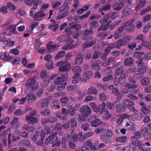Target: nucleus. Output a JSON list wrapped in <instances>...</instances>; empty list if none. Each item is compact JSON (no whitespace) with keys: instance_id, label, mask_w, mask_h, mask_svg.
<instances>
[{"instance_id":"obj_44","label":"nucleus","mask_w":151,"mask_h":151,"mask_svg":"<svg viewBox=\"0 0 151 151\" xmlns=\"http://www.w3.org/2000/svg\"><path fill=\"white\" fill-rule=\"evenodd\" d=\"M92 29H86L84 31V35L86 36H88L92 35L94 33V31Z\"/></svg>"},{"instance_id":"obj_36","label":"nucleus","mask_w":151,"mask_h":151,"mask_svg":"<svg viewBox=\"0 0 151 151\" xmlns=\"http://www.w3.org/2000/svg\"><path fill=\"white\" fill-rule=\"evenodd\" d=\"M117 48H120V46H124L126 45L123 39H120L116 42Z\"/></svg>"},{"instance_id":"obj_4","label":"nucleus","mask_w":151,"mask_h":151,"mask_svg":"<svg viewBox=\"0 0 151 151\" xmlns=\"http://www.w3.org/2000/svg\"><path fill=\"white\" fill-rule=\"evenodd\" d=\"M96 39L94 38L92 36L89 37L87 39L88 42L84 43L82 45V48L85 49L94 45L96 43Z\"/></svg>"},{"instance_id":"obj_30","label":"nucleus","mask_w":151,"mask_h":151,"mask_svg":"<svg viewBox=\"0 0 151 151\" xmlns=\"http://www.w3.org/2000/svg\"><path fill=\"white\" fill-rule=\"evenodd\" d=\"M18 24H19V22L17 23L16 26L12 25H10L9 26L8 28V29L9 31L12 33L16 34L17 33V32L16 30V26Z\"/></svg>"},{"instance_id":"obj_50","label":"nucleus","mask_w":151,"mask_h":151,"mask_svg":"<svg viewBox=\"0 0 151 151\" xmlns=\"http://www.w3.org/2000/svg\"><path fill=\"white\" fill-rule=\"evenodd\" d=\"M133 105H130L127 108L130 111L133 112L134 114L136 115H138L139 114V111L136 110L134 106H132Z\"/></svg>"},{"instance_id":"obj_55","label":"nucleus","mask_w":151,"mask_h":151,"mask_svg":"<svg viewBox=\"0 0 151 151\" xmlns=\"http://www.w3.org/2000/svg\"><path fill=\"white\" fill-rule=\"evenodd\" d=\"M6 6L10 10H14L16 9V7L14 4L9 2L8 3Z\"/></svg>"},{"instance_id":"obj_43","label":"nucleus","mask_w":151,"mask_h":151,"mask_svg":"<svg viewBox=\"0 0 151 151\" xmlns=\"http://www.w3.org/2000/svg\"><path fill=\"white\" fill-rule=\"evenodd\" d=\"M48 123L53 124L57 122L58 119L57 118L54 116H52L50 117H48Z\"/></svg>"},{"instance_id":"obj_14","label":"nucleus","mask_w":151,"mask_h":151,"mask_svg":"<svg viewBox=\"0 0 151 151\" xmlns=\"http://www.w3.org/2000/svg\"><path fill=\"white\" fill-rule=\"evenodd\" d=\"M124 5V4L122 2H114L113 4L112 8L115 10L119 11L122 9Z\"/></svg>"},{"instance_id":"obj_26","label":"nucleus","mask_w":151,"mask_h":151,"mask_svg":"<svg viewBox=\"0 0 151 151\" xmlns=\"http://www.w3.org/2000/svg\"><path fill=\"white\" fill-rule=\"evenodd\" d=\"M108 14L109 18L113 20L116 19L119 16L118 13L117 12H110Z\"/></svg>"},{"instance_id":"obj_17","label":"nucleus","mask_w":151,"mask_h":151,"mask_svg":"<svg viewBox=\"0 0 151 151\" xmlns=\"http://www.w3.org/2000/svg\"><path fill=\"white\" fill-rule=\"evenodd\" d=\"M19 145L21 146H27L30 147L32 146L31 142L29 140H22L19 142Z\"/></svg>"},{"instance_id":"obj_5","label":"nucleus","mask_w":151,"mask_h":151,"mask_svg":"<svg viewBox=\"0 0 151 151\" xmlns=\"http://www.w3.org/2000/svg\"><path fill=\"white\" fill-rule=\"evenodd\" d=\"M88 121L91 122V125L92 127H96L102 124V122L96 115L90 117L88 119Z\"/></svg>"},{"instance_id":"obj_57","label":"nucleus","mask_w":151,"mask_h":151,"mask_svg":"<svg viewBox=\"0 0 151 151\" xmlns=\"http://www.w3.org/2000/svg\"><path fill=\"white\" fill-rule=\"evenodd\" d=\"M134 19H133L124 22V26H131L134 25L133 24V23L134 22Z\"/></svg>"},{"instance_id":"obj_53","label":"nucleus","mask_w":151,"mask_h":151,"mask_svg":"<svg viewBox=\"0 0 151 151\" xmlns=\"http://www.w3.org/2000/svg\"><path fill=\"white\" fill-rule=\"evenodd\" d=\"M101 17V16L99 14H93L89 17V19L90 20L98 19L100 18Z\"/></svg>"},{"instance_id":"obj_29","label":"nucleus","mask_w":151,"mask_h":151,"mask_svg":"<svg viewBox=\"0 0 151 151\" xmlns=\"http://www.w3.org/2000/svg\"><path fill=\"white\" fill-rule=\"evenodd\" d=\"M68 109L69 111V114L71 116H74L75 114V111H77L76 107L73 108L71 105L69 106Z\"/></svg>"},{"instance_id":"obj_12","label":"nucleus","mask_w":151,"mask_h":151,"mask_svg":"<svg viewBox=\"0 0 151 151\" xmlns=\"http://www.w3.org/2000/svg\"><path fill=\"white\" fill-rule=\"evenodd\" d=\"M26 119L27 122L30 124L37 123L38 122V119L37 118L30 115L27 116L26 117Z\"/></svg>"},{"instance_id":"obj_28","label":"nucleus","mask_w":151,"mask_h":151,"mask_svg":"<svg viewBox=\"0 0 151 151\" xmlns=\"http://www.w3.org/2000/svg\"><path fill=\"white\" fill-rule=\"evenodd\" d=\"M109 88L110 90H111L112 92L116 95H119L120 94H121L118 91L117 88L114 87V86L113 85L109 86Z\"/></svg>"},{"instance_id":"obj_48","label":"nucleus","mask_w":151,"mask_h":151,"mask_svg":"<svg viewBox=\"0 0 151 151\" xmlns=\"http://www.w3.org/2000/svg\"><path fill=\"white\" fill-rule=\"evenodd\" d=\"M66 53L64 51H62L59 52L57 55H56L55 58L56 59H58L60 58H61L65 55Z\"/></svg>"},{"instance_id":"obj_13","label":"nucleus","mask_w":151,"mask_h":151,"mask_svg":"<svg viewBox=\"0 0 151 151\" xmlns=\"http://www.w3.org/2000/svg\"><path fill=\"white\" fill-rule=\"evenodd\" d=\"M124 67L122 66L118 67L116 68L115 70L114 76L115 77H117L118 76L122 75V74H125L124 73Z\"/></svg>"},{"instance_id":"obj_37","label":"nucleus","mask_w":151,"mask_h":151,"mask_svg":"<svg viewBox=\"0 0 151 151\" xmlns=\"http://www.w3.org/2000/svg\"><path fill=\"white\" fill-rule=\"evenodd\" d=\"M142 142L140 140H137L131 142V144L136 146L141 147L142 145Z\"/></svg>"},{"instance_id":"obj_51","label":"nucleus","mask_w":151,"mask_h":151,"mask_svg":"<svg viewBox=\"0 0 151 151\" xmlns=\"http://www.w3.org/2000/svg\"><path fill=\"white\" fill-rule=\"evenodd\" d=\"M66 82H64L60 84L57 88V89L58 91H60L64 89L65 86L67 85Z\"/></svg>"},{"instance_id":"obj_63","label":"nucleus","mask_w":151,"mask_h":151,"mask_svg":"<svg viewBox=\"0 0 151 151\" xmlns=\"http://www.w3.org/2000/svg\"><path fill=\"white\" fill-rule=\"evenodd\" d=\"M29 97V99L34 101L37 99V97L33 93H30L27 95L26 96V97Z\"/></svg>"},{"instance_id":"obj_62","label":"nucleus","mask_w":151,"mask_h":151,"mask_svg":"<svg viewBox=\"0 0 151 151\" xmlns=\"http://www.w3.org/2000/svg\"><path fill=\"white\" fill-rule=\"evenodd\" d=\"M109 18V17L108 14H106L103 18L100 20V23H103L107 22Z\"/></svg>"},{"instance_id":"obj_64","label":"nucleus","mask_w":151,"mask_h":151,"mask_svg":"<svg viewBox=\"0 0 151 151\" xmlns=\"http://www.w3.org/2000/svg\"><path fill=\"white\" fill-rule=\"evenodd\" d=\"M92 55V52L91 51L87 52L85 54V58L87 60L91 59Z\"/></svg>"},{"instance_id":"obj_46","label":"nucleus","mask_w":151,"mask_h":151,"mask_svg":"<svg viewBox=\"0 0 151 151\" xmlns=\"http://www.w3.org/2000/svg\"><path fill=\"white\" fill-rule=\"evenodd\" d=\"M87 144L91 150H96V147L95 145V144L92 143L91 141H88L87 142Z\"/></svg>"},{"instance_id":"obj_8","label":"nucleus","mask_w":151,"mask_h":151,"mask_svg":"<svg viewBox=\"0 0 151 151\" xmlns=\"http://www.w3.org/2000/svg\"><path fill=\"white\" fill-rule=\"evenodd\" d=\"M43 10H40L39 12L35 14L33 17L34 21H37L41 20V18L45 17L46 14L44 13Z\"/></svg>"},{"instance_id":"obj_56","label":"nucleus","mask_w":151,"mask_h":151,"mask_svg":"<svg viewBox=\"0 0 151 151\" xmlns=\"http://www.w3.org/2000/svg\"><path fill=\"white\" fill-rule=\"evenodd\" d=\"M59 100L57 99H55L53 100L52 104V107H57V108H59L60 107V106L59 105Z\"/></svg>"},{"instance_id":"obj_39","label":"nucleus","mask_w":151,"mask_h":151,"mask_svg":"<svg viewBox=\"0 0 151 151\" xmlns=\"http://www.w3.org/2000/svg\"><path fill=\"white\" fill-rule=\"evenodd\" d=\"M23 128L25 129L28 132H33L35 130L34 127L29 126L27 125H25L23 127Z\"/></svg>"},{"instance_id":"obj_1","label":"nucleus","mask_w":151,"mask_h":151,"mask_svg":"<svg viewBox=\"0 0 151 151\" xmlns=\"http://www.w3.org/2000/svg\"><path fill=\"white\" fill-rule=\"evenodd\" d=\"M95 112L102 114L103 118L105 120L108 119L111 117L108 110L106 108V103L104 102L102 104L97 106Z\"/></svg>"},{"instance_id":"obj_15","label":"nucleus","mask_w":151,"mask_h":151,"mask_svg":"<svg viewBox=\"0 0 151 151\" xmlns=\"http://www.w3.org/2000/svg\"><path fill=\"white\" fill-rule=\"evenodd\" d=\"M83 56L81 53H79L76 56L74 63L75 65H81L83 63Z\"/></svg>"},{"instance_id":"obj_27","label":"nucleus","mask_w":151,"mask_h":151,"mask_svg":"<svg viewBox=\"0 0 151 151\" xmlns=\"http://www.w3.org/2000/svg\"><path fill=\"white\" fill-rule=\"evenodd\" d=\"M122 21L121 20H118L114 21L113 22H111V24L109 27V29L110 30H112L114 28L118 25L120 24Z\"/></svg>"},{"instance_id":"obj_23","label":"nucleus","mask_w":151,"mask_h":151,"mask_svg":"<svg viewBox=\"0 0 151 151\" xmlns=\"http://www.w3.org/2000/svg\"><path fill=\"white\" fill-rule=\"evenodd\" d=\"M70 64H67L65 65L60 66L59 68L60 71L66 72L69 70L70 68Z\"/></svg>"},{"instance_id":"obj_18","label":"nucleus","mask_w":151,"mask_h":151,"mask_svg":"<svg viewBox=\"0 0 151 151\" xmlns=\"http://www.w3.org/2000/svg\"><path fill=\"white\" fill-rule=\"evenodd\" d=\"M134 62V59L131 57H129L126 58L124 62V64L125 66H128L132 64Z\"/></svg>"},{"instance_id":"obj_20","label":"nucleus","mask_w":151,"mask_h":151,"mask_svg":"<svg viewBox=\"0 0 151 151\" xmlns=\"http://www.w3.org/2000/svg\"><path fill=\"white\" fill-rule=\"evenodd\" d=\"M93 74V73L91 71H87L83 74L82 76L87 81L92 76Z\"/></svg>"},{"instance_id":"obj_41","label":"nucleus","mask_w":151,"mask_h":151,"mask_svg":"<svg viewBox=\"0 0 151 151\" xmlns=\"http://www.w3.org/2000/svg\"><path fill=\"white\" fill-rule=\"evenodd\" d=\"M68 122H69L71 128H73L74 127H76L77 126L76 121V119L74 118L71 119Z\"/></svg>"},{"instance_id":"obj_35","label":"nucleus","mask_w":151,"mask_h":151,"mask_svg":"<svg viewBox=\"0 0 151 151\" xmlns=\"http://www.w3.org/2000/svg\"><path fill=\"white\" fill-rule=\"evenodd\" d=\"M54 83L57 85H59L63 83L62 80L60 76H57L54 78Z\"/></svg>"},{"instance_id":"obj_6","label":"nucleus","mask_w":151,"mask_h":151,"mask_svg":"<svg viewBox=\"0 0 151 151\" xmlns=\"http://www.w3.org/2000/svg\"><path fill=\"white\" fill-rule=\"evenodd\" d=\"M80 111L81 114L87 117L90 116L91 113V111L90 108L86 105L83 106L80 108Z\"/></svg>"},{"instance_id":"obj_21","label":"nucleus","mask_w":151,"mask_h":151,"mask_svg":"<svg viewBox=\"0 0 151 151\" xmlns=\"http://www.w3.org/2000/svg\"><path fill=\"white\" fill-rule=\"evenodd\" d=\"M122 103L124 106L127 108L130 105H134V104L133 101H129L127 99H125L122 101Z\"/></svg>"},{"instance_id":"obj_9","label":"nucleus","mask_w":151,"mask_h":151,"mask_svg":"<svg viewBox=\"0 0 151 151\" xmlns=\"http://www.w3.org/2000/svg\"><path fill=\"white\" fill-rule=\"evenodd\" d=\"M136 2L137 4L136 5L135 9L136 11H138L144 6L146 2V0H136Z\"/></svg>"},{"instance_id":"obj_31","label":"nucleus","mask_w":151,"mask_h":151,"mask_svg":"<svg viewBox=\"0 0 151 151\" xmlns=\"http://www.w3.org/2000/svg\"><path fill=\"white\" fill-rule=\"evenodd\" d=\"M150 78L147 77H144L142 78L141 81V83L143 85H147L149 83Z\"/></svg>"},{"instance_id":"obj_61","label":"nucleus","mask_w":151,"mask_h":151,"mask_svg":"<svg viewBox=\"0 0 151 151\" xmlns=\"http://www.w3.org/2000/svg\"><path fill=\"white\" fill-rule=\"evenodd\" d=\"M101 53L98 51H96L92 55V58L93 59H96L98 58L101 55Z\"/></svg>"},{"instance_id":"obj_33","label":"nucleus","mask_w":151,"mask_h":151,"mask_svg":"<svg viewBox=\"0 0 151 151\" xmlns=\"http://www.w3.org/2000/svg\"><path fill=\"white\" fill-rule=\"evenodd\" d=\"M45 134L44 132H41L40 134V136L41 137V141L37 142V144L38 145H41L44 144L43 140L45 139Z\"/></svg>"},{"instance_id":"obj_54","label":"nucleus","mask_w":151,"mask_h":151,"mask_svg":"<svg viewBox=\"0 0 151 151\" xmlns=\"http://www.w3.org/2000/svg\"><path fill=\"white\" fill-rule=\"evenodd\" d=\"M25 4L29 6H32L35 3H38L36 2V0H24Z\"/></svg>"},{"instance_id":"obj_25","label":"nucleus","mask_w":151,"mask_h":151,"mask_svg":"<svg viewBox=\"0 0 151 151\" xmlns=\"http://www.w3.org/2000/svg\"><path fill=\"white\" fill-rule=\"evenodd\" d=\"M88 92L89 94H93L95 95L98 94V91L94 87L91 86L89 87L88 90Z\"/></svg>"},{"instance_id":"obj_59","label":"nucleus","mask_w":151,"mask_h":151,"mask_svg":"<svg viewBox=\"0 0 151 151\" xmlns=\"http://www.w3.org/2000/svg\"><path fill=\"white\" fill-rule=\"evenodd\" d=\"M85 117H86L83 114H79L77 117L78 120L79 122H84L86 120V118Z\"/></svg>"},{"instance_id":"obj_7","label":"nucleus","mask_w":151,"mask_h":151,"mask_svg":"<svg viewBox=\"0 0 151 151\" xmlns=\"http://www.w3.org/2000/svg\"><path fill=\"white\" fill-rule=\"evenodd\" d=\"M137 64L138 66L137 70L139 73L142 75L144 73L146 72V68L142 60H139L137 63Z\"/></svg>"},{"instance_id":"obj_11","label":"nucleus","mask_w":151,"mask_h":151,"mask_svg":"<svg viewBox=\"0 0 151 151\" xmlns=\"http://www.w3.org/2000/svg\"><path fill=\"white\" fill-rule=\"evenodd\" d=\"M132 12L131 9L130 8L127 7H124L122 10V18H125L129 15Z\"/></svg>"},{"instance_id":"obj_49","label":"nucleus","mask_w":151,"mask_h":151,"mask_svg":"<svg viewBox=\"0 0 151 151\" xmlns=\"http://www.w3.org/2000/svg\"><path fill=\"white\" fill-rule=\"evenodd\" d=\"M126 140L127 137L126 136L118 137L115 139V140L118 142H125Z\"/></svg>"},{"instance_id":"obj_10","label":"nucleus","mask_w":151,"mask_h":151,"mask_svg":"<svg viewBox=\"0 0 151 151\" xmlns=\"http://www.w3.org/2000/svg\"><path fill=\"white\" fill-rule=\"evenodd\" d=\"M49 102L47 99H45L42 101H39L37 104V106L40 109H43L48 106Z\"/></svg>"},{"instance_id":"obj_16","label":"nucleus","mask_w":151,"mask_h":151,"mask_svg":"<svg viewBox=\"0 0 151 151\" xmlns=\"http://www.w3.org/2000/svg\"><path fill=\"white\" fill-rule=\"evenodd\" d=\"M72 71L74 74L73 77H78L80 75V73L81 71V68L79 66H75L72 68Z\"/></svg>"},{"instance_id":"obj_45","label":"nucleus","mask_w":151,"mask_h":151,"mask_svg":"<svg viewBox=\"0 0 151 151\" xmlns=\"http://www.w3.org/2000/svg\"><path fill=\"white\" fill-rule=\"evenodd\" d=\"M40 114L43 116H47L51 114L50 110L49 109H46L41 111L40 112Z\"/></svg>"},{"instance_id":"obj_19","label":"nucleus","mask_w":151,"mask_h":151,"mask_svg":"<svg viewBox=\"0 0 151 151\" xmlns=\"http://www.w3.org/2000/svg\"><path fill=\"white\" fill-rule=\"evenodd\" d=\"M127 109V107L124 106L121 103H119L116 110L117 112L120 113L125 111Z\"/></svg>"},{"instance_id":"obj_2","label":"nucleus","mask_w":151,"mask_h":151,"mask_svg":"<svg viewBox=\"0 0 151 151\" xmlns=\"http://www.w3.org/2000/svg\"><path fill=\"white\" fill-rule=\"evenodd\" d=\"M35 83V81L34 78H31L27 81V82L25 84L26 86H29L27 87L24 91L26 93H28L36 89V87L33 86Z\"/></svg>"},{"instance_id":"obj_24","label":"nucleus","mask_w":151,"mask_h":151,"mask_svg":"<svg viewBox=\"0 0 151 151\" xmlns=\"http://www.w3.org/2000/svg\"><path fill=\"white\" fill-rule=\"evenodd\" d=\"M19 139V131L18 130H16L13 134L12 141L13 142H15V141L18 140Z\"/></svg>"},{"instance_id":"obj_52","label":"nucleus","mask_w":151,"mask_h":151,"mask_svg":"<svg viewBox=\"0 0 151 151\" xmlns=\"http://www.w3.org/2000/svg\"><path fill=\"white\" fill-rule=\"evenodd\" d=\"M112 72V70L110 67H108L105 69L102 73V74L104 76H106L109 74H110Z\"/></svg>"},{"instance_id":"obj_58","label":"nucleus","mask_w":151,"mask_h":151,"mask_svg":"<svg viewBox=\"0 0 151 151\" xmlns=\"http://www.w3.org/2000/svg\"><path fill=\"white\" fill-rule=\"evenodd\" d=\"M142 45L146 48L151 51V44L150 43L147 42H145L143 43Z\"/></svg>"},{"instance_id":"obj_42","label":"nucleus","mask_w":151,"mask_h":151,"mask_svg":"<svg viewBox=\"0 0 151 151\" xmlns=\"http://www.w3.org/2000/svg\"><path fill=\"white\" fill-rule=\"evenodd\" d=\"M39 5L38 3H35L30 10L29 14L31 16L33 15V13L35 11Z\"/></svg>"},{"instance_id":"obj_60","label":"nucleus","mask_w":151,"mask_h":151,"mask_svg":"<svg viewBox=\"0 0 151 151\" xmlns=\"http://www.w3.org/2000/svg\"><path fill=\"white\" fill-rule=\"evenodd\" d=\"M53 63L52 61L47 62L46 64V67L48 69H51L53 68Z\"/></svg>"},{"instance_id":"obj_22","label":"nucleus","mask_w":151,"mask_h":151,"mask_svg":"<svg viewBox=\"0 0 151 151\" xmlns=\"http://www.w3.org/2000/svg\"><path fill=\"white\" fill-rule=\"evenodd\" d=\"M90 29H95L99 26V23L97 21H93L89 23Z\"/></svg>"},{"instance_id":"obj_32","label":"nucleus","mask_w":151,"mask_h":151,"mask_svg":"<svg viewBox=\"0 0 151 151\" xmlns=\"http://www.w3.org/2000/svg\"><path fill=\"white\" fill-rule=\"evenodd\" d=\"M124 87L129 89L135 88H137V85L136 84H132L129 83H127L124 85Z\"/></svg>"},{"instance_id":"obj_38","label":"nucleus","mask_w":151,"mask_h":151,"mask_svg":"<svg viewBox=\"0 0 151 151\" xmlns=\"http://www.w3.org/2000/svg\"><path fill=\"white\" fill-rule=\"evenodd\" d=\"M126 27L125 30L127 32H131L134 31L135 26L134 25L124 26Z\"/></svg>"},{"instance_id":"obj_47","label":"nucleus","mask_w":151,"mask_h":151,"mask_svg":"<svg viewBox=\"0 0 151 151\" xmlns=\"http://www.w3.org/2000/svg\"><path fill=\"white\" fill-rule=\"evenodd\" d=\"M4 43L9 46L11 47L14 45L15 42L14 41L11 40L10 39H9L4 42Z\"/></svg>"},{"instance_id":"obj_40","label":"nucleus","mask_w":151,"mask_h":151,"mask_svg":"<svg viewBox=\"0 0 151 151\" xmlns=\"http://www.w3.org/2000/svg\"><path fill=\"white\" fill-rule=\"evenodd\" d=\"M151 10V6H148L146 8L141 10L139 14L141 15H143L145 14L146 13L149 12Z\"/></svg>"},{"instance_id":"obj_34","label":"nucleus","mask_w":151,"mask_h":151,"mask_svg":"<svg viewBox=\"0 0 151 151\" xmlns=\"http://www.w3.org/2000/svg\"><path fill=\"white\" fill-rule=\"evenodd\" d=\"M75 47L76 45H75L72 43H70V44H68L67 45L63 47L62 49L63 50H67L74 48Z\"/></svg>"},{"instance_id":"obj_3","label":"nucleus","mask_w":151,"mask_h":151,"mask_svg":"<svg viewBox=\"0 0 151 151\" xmlns=\"http://www.w3.org/2000/svg\"><path fill=\"white\" fill-rule=\"evenodd\" d=\"M127 76L126 74H122L119 76L118 79L117 77H115L113 80L114 84L117 86L119 83L121 85L123 84L126 81V78Z\"/></svg>"}]
</instances>
